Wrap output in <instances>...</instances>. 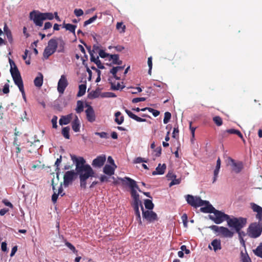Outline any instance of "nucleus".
<instances>
[{"label": "nucleus", "instance_id": "nucleus-39", "mask_svg": "<svg viewBox=\"0 0 262 262\" xmlns=\"http://www.w3.org/2000/svg\"><path fill=\"white\" fill-rule=\"evenodd\" d=\"M124 86H121L120 83L118 82L117 84L115 83H111V89L113 90H118L119 89H123Z\"/></svg>", "mask_w": 262, "mask_h": 262}, {"label": "nucleus", "instance_id": "nucleus-12", "mask_svg": "<svg viewBox=\"0 0 262 262\" xmlns=\"http://www.w3.org/2000/svg\"><path fill=\"white\" fill-rule=\"evenodd\" d=\"M142 216L149 223H152L159 220L157 214L152 210L143 211Z\"/></svg>", "mask_w": 262, "mask_h": 262}, {"label": "nucleus", "instance_id": "nucleus-13", "mask_svg": "<svg viewBox=\"0 0 262 262\" xmlns=\"http://www.w3.org/2000/svg\"><path fill=\"white\" fill-rule=\"evenodd\" d=\"M86 106L88 107L87 109L85 110L86 119L89 122H93L96 120V116L94 109L90 105L86 104Z\"/></svg>", "mask_w": 262, "mask_h": 262}, {"label": "nucleus", "instance_id": "nucleus-20", "mask_svg": "<svg viewBox=\"0 0 262 262\" xmlns=\"http://www.w3.org/2000/svg\"><path fill=\"white\" fill-rule=\"evenodd\" d=\"M166 165L165 164H163L162 165L159 164L158 167L156 168V170L154 171L152 174L155 176L156 174H163L164 173Z\"/></svg>", "mask_w": 262, "mask_h": 262}, {"label": "nucleus", "instance_id": "nucleus-6", "mask_svg": "<svg viewBox=\"0 0 262 262\" xmlns=\"http://www.w3.org/2000/svg\"><path fill=\"white\" fill-rule=\"evenodd\" d=\"M262 232V224L254 222L251 223L247 229L248 235L251 238H257L261 235Z\"/></svg>", "mask_w": 262, "mask_h": 262}, {"label": "nucleus", "instance_id": "nucleus-24", "mask_svg": "<svg viewBox=\"0 0 262 262\" xmlns=\"http://www.w3.org/2000/svg\"><path fill=\"white\" fill-rule=\"evenodd\" d=\"M34 85L38 88H40L43 83V75L41 73H39L34 80Z\"/></svg>", "mask_w": 262, "mask_h": 262}, {"label": "nucleus", "instance_id": "nucleus-8", "mask_svg": "<svg viewBox=\"0 0 262 262\" xmlns=\"http://www.w3.org/2000/svg\"><path fill=\"white\" fill-rule=\"evenodd\" d=\"M210 228L217 233L218 235L224 237L231 238L233 237L234 234L233 232L230 230L228 228L223 226L219 227L216 225H212L210 227Z\"/></svg>", "mask_w": 262, "mask_h": 262}, {"label": "nucleus", "instance_id": "nucleus-9", "mask_svg": "<svg viewBox=\"0 0 262 262\" xmlns=\"http://www.w3.org/2000/svg\"><path fill=\"white\" fill-rule=\"evenodd\" d=\"M29 17L30 20H32L36 26L41 27L43 25V19L41 15V12L33 11L30 13Z\"/></svg>", "mask_w": 262, "mask_h": 262}, {"label": "nucleus", "instance_id": "nucleus-25", "mask_svg": "<svg viewBox=\"0 0 262 262\" xmlns=\"http://www.w3.org/2000/svg\"><path fill=\"white\" fill-rule=\"evenodd\" d=\"M103 171L105 174L111 176L114 174V171H115V168H113L111 165L106 164L103 167Z\"/></svg>", "mask_w": 262, "mask_h": 262}, {"label": "nucleus", "instance_id": "nucleus-7", "mask_svg": "<svg viewBox=\"0 0 262 262\" xmlns=\"http://www.w3.org/2000/svg\"><path fill=\"white\" fill-rule=\"evenodd\" d=\"M186 199L188 204L195 208L203 206H207L210 204L209 202L207 201L202 200L199 196H193L190 194L187 195Z\"/></svg>", "mask_w": 262, "mask_h": 262}, {"label": "nucleus", "instance_id": "nucleus-21", "mask_svg": "<svg viewBox=\"0 0 262 262\" xmlns=\"http://www.w3.org/2000/svg\"><path fill=\"white\" fill-rule=\"evenodd\" d=\"M125 112L128 115V116L133 119L137 121V122H145L146 119L141 118L137 115L133 114L131 111L127 109L125 110Z\"/></svg>", "mask_w": 262, "mask_h": 262}, {"label": "nucleus", "instance_id": "nucleus-53", "mask_svg": "<svg viewBox=\"0 0 262 262\" xmlns=\"http://www.w3.org/2000/svg\"><path fill=\"white\" fill-rule=\"evenodd\" d=\"M5 34L7 36L8 41L11 43L13 42V37L11 31H7Z\"/></svg>", "mask_w": 262, "mask_h": 262}, {"label": "nucleus", "instance_id": "nucleus-57", "mask_svg": "<svg viewBox=\"0 0 262 262\" xmlns=\"http://www.w3.org/2000/svg\"><path fill=\"white\" fill-rule=\"evenodd\" d=\"M142 162L147 163V160H145L144 158L141 157H138L134 161V163H140Z\"/></svg>", "mask_w": 262, "mask_h": 262}, {"label": "nucleus", "instance_id": "nucleus-61", "mask_svg": "<svg viewBox=\"0 0 262 262\" xmlns=\"http://www.w3.org/2000/svg\"><path fill=\"white\" fill-rule=\"evenodd\" d=\"M2 202L3 203H4L6 206H8L9 207H10L11 208H13V205H12V204L9 202L6 199H4L3 201H2Z\"/></svg>", "mask_w": 262, "mask_h": 262}, {"label": "nucleus", "instance_id": "nucleus-46", "mask_svg": "<svg viewBox=\"0 0 262 262\" xmlns=\"http://www.w3.org/2000/svg\"><path fill=\"white\" fill-rule=\"evenodd\" d=\"M95 135L99 136L101 138L107 139L108 138V135L106 132H95Z\"/></svg>", "mask_w": 262, "mask_h": 262}, {"label": "nucleus", "instance_id": "nucleus-11", "mask_svg": "<svg viewBox=\"0 0 262 262\" xmlns=\"http://www.w3.org/2000/svg\"><path fill=\"white\" fill-rule=\"evenodd\" d=\"M132 206L134 208L135 214L136 217V220L138 222L140 225H142L141 217L140 215V212L139 211V206L141 207L142 213L143 212V211L145 210H144V208L142 204L141 201L133 202Z\"/></svg>", "mask_w": 262, "mask_h": 262}, {"label": "nucleus", "instance_id": "nucleus-16", "mask_svg": "<svg viewBox=\"0 0 262 262\" xmlns=\"http://www.w3.org/2000/svg\"><path fill=\"white\" fill-rule=\"evenodd\" d=\"M229 134H236L240 138L243 139L244 141L245 140L244 139V137L241 132L238 130L235 129L233 128L229 129L226 130H224L222 133V136L227 137Z\"/></svg>", "mask_w": 262, "mask_h": 262}, {"label": "nucleus", "instance_id": "nucleus-10", "mask_svg": "<svg viewBox=\"0 0 262 262\" xmlns=\"http://www.w3.org/2000/svg\"><path fill=\"white\" fill-rule=\"evenodd\" d=\"M69 84L67 77L62 75L59 79L57 84V91L59 94H63Z\"/></svg>", "mask_w": 262, "mask_h": 262}, {"label": "nucleus", "instance_id": "nucleus-51", "mask_svg": "<svg viewBox=\"0 0 262 262\" xmlns=\"http://www.w3.org/2000/svg\"><path fill=\"white\" fill-rule=\"evenodd\" d=\"M74 13L76 16L79 17L83 14V11L81 9H75L74 11Z\"/></svg>", "mask_w": 262, "mask_h": 262}, {"label": "nucleus", "instance_id": "nucleus-37", "mask_svg": "<svg viewBox=\"0 0 262 262\" xmlns=\"http://www.w3.org/2000/svg\"><path fill=\"white\" fill-rule=\"evenodd\" d=\"M70 129V127L68 126L64 127L62 129V132H61L62 135L67 139H70V134H69Z\"/></svg>", "mask_w": 262, "mask_h": 262}, {"label": "nucleus", "instance_id": "nucleus-35", "mask_svg": "<svg viewBox=\"0 0 262 262\" xmlns=\"http://www.w3.org/2000/svg\"><path fill=\"white\" fill-rule=\"evenodd\" d=\"M55 52H54L53 50L50 49L48 47H46L44 50L43 52V57L47 59L50 56L52 55L53 53H54Z\"/></svg>", "mask_w": 262, "mask_h": 262}, {"label": "nucleus", "instance_id": "nucleus-15", "mask_svg": "<svg viewBox=\"0 0 262 262\" xmlns=\"http://www.w3.org/2000/svg\"><path fill=\"white\" fill-rule=\"evenodd\" d=\"M232 166V170L235 173H239L243 168V164L242 162H235V161L230 158V159Z\"/></svg>", "mask_w": 262, "mask_h": 262}, {"label": "nucleus", "instance_id": "nucleus-42", "mask_svg": "<svg viewBox=\"0 0 262 262\" xmlns=\"http://www.w3.org/2000/svg\"><path fill=\"white\" fill-rule=\"evenodd\" d=\"M97 18V15H95L92 17H91L90 19H89L88 20L85 21L83 24V26L85 27L87 25L93 23L95 20H96Z\"/></svg>", "mask_w": 262, "mask_h": 262}, {"label": "nucleus", "instance_id": "nucleus-41", "mask_svg": "<svg viewBox=\"0 0 262 262\" xmlns=\"http://www.w3.org/2000/svg\"><path fill=\"white\" fill-rule=\"evenodd\" d=\"M116 28L120 33H123L125 31V26L123 25L122 23H117Z\"/></svg>", "mask_w": 262, "mask_h": 262}, {"label": "nucleus", "instance_id": "nucleus-1", "mask_svg": "<svg viewBox=\"0 0 262 262\" xmlns=\"http://www.w3.org/2000/svg\"><path fill=\"white\" fill-rule=\"evenodd\" d=\"M71 160L75 163L76 170L67 171L63 176V185L68 187L73 181L75 176H79L80 186L86 188V180L90 177H94L95 172L89 164H85V160L83 157H77L75 155H71Z\"/></svg>", "mask_w": 262, "mask_h": 262}, {"label": "nucleus", "instance_id": "nucleus-29", "mask_svg": "<svg viewBox=\"0 0 262 262\" xmlns=\"http://www.w3.org/2000/svg\"><path fill=\"white\" fill-rule=\"evenodd\" d=\"M86 85L85 84H81L79 85V91L77 94V97H81L86 92Z\"/></svg>", "mask_w": 262, "mask_h": 262}, {"label": "nucleus", "instance_id": "nucleus-23", "mask_svg": "<svg viewBox=\"0 0 262 262\" xmlns=\"http://www.w3.org/2000/svg\"><path fill=\"white\" fill-rule=\"evenodd\" d=\"M72 128L75 132H78L80 130V122L77 116H75L74 120L72 122Z\"/></svg>", "mask_w": 262, "mask_h": 262}, {"label": "nucleus", "instance_id": "nucleus-44", "mask_svg": "<svg viewBox=\"0 0 262 262\" xmlns=\"http://www.w3.org/2000/svg\"><path fill=\"white\" fill-rule=\"evenodd\" d=\"M62 161V156H60L59 158H57L55 163V166L56 167L55 170L57 171V174L58 175V172L60 170L59 166Z\"/></svg>", "mask_w": 262, "mask_h": 262}, {"label": "nucleus", "instance_id": "nucleus-45", "mask_svg": "<svg viewBox=\"0 0 262 262\" xmlns=\"http://www.w3.org/2000/svg\"><path fill=\"white\" fill-rule=\"evenodd\" d=\"M236 232L238 234V236H239V239L240 242L241 243L244 244L245 241H244V240L243 239V237L246 236V233L244 231H241V230H239V231H236Z\"/></svg>", "mask_w": 262, "mask_h": 262}, {"label": "nucleus", "instance_id": "nucleus-3", "mask_svg": "<svg viewBox=\"0 0 262 262\" xmlns=\"http://www.w3.org/2000/svg\"><path fill=\"white\" fill-rule=\"evenodd\" d=\"M9 61L10 64V72L13 78L15 84L18 86L21 92L25 101H26V97L25 93L23 81L20 72L16 66L15 62L9 58Z\"/></svg>", "mask_w": 262, "mask_h": 262}, {"label": "nucleus", "instance_id": "nucleus-19", "mask_svg": "<svg viewBox=\"0 0 262 262\" xmlns=\"http://www.w3.org/2000/svg\"><path fill=\"white\" fill-rule=\"evenodd\" d=\"M73 114H70L67 116H62L59 121L60 125H67L69 124L72 119Z\"/></svg>", "mask_w": 262, "mask_h": 262}, {"label": "nucleus", "instance_id": "nucleus-60", "mask_svg": "<svg viewBox=\"0 0 262 262\" xmlns=\"http://www.w3.org/2000/svg\"><path fill=\"white\" fill-rule=\"evenodd\" d=\"M95 63L97 65L98 69H104L105 68L104 66L101 63V62L99 59L96 60Z\"/></svg>", "mask_w": 262, "mask_h": 262}, {"label": "nucleus", "instance_id": "nucleus-32", "mask_svg": "<svg viewBox=\"0 0 262 262\" xmlns=\"http://www.w3.org/2000/svg\"><path fill=\"white\" fill-rule=\"evenodd\" d=\"M84 106L83 102L82 101L78 100L77 102V107L75 111L77 113H81L83 111Z\"/></svg>", "mask_w": 262, "mask_h": 262}, {"label": "nucleus", "instance_id": "nucleus-55", "mask_svg": "<svg viewBox=\"0 0 262 262\" xmlns=\"http://www.w3.org/2000/svg\"><path fill=\"white\" fill-rule=\"evenodd\" d=\"M166 177L168 180H172V179L176 178V175L172 172L169 171L167 173Z\"/></svg>", "mask_w": 262, "mask_h": 262}, {"label": "nucleus", "instance_id": "nucleus-18", "mask_svg": "<svg viewBox=\"0 0 262 262\" xmlns=\"http://www.w3.org/2000/svg\"><path fill=\"white\" fill-rule=\"evenodd\" d=\"M101 89L100 88H97L95 90L89 92V89L88 90V97L90 99H93L96 98H98L99 96H101Z\"/></svg>", "mask_w": 262, "mask_h": 262}, {"label": "nucleus", "instance_id": "nucleus-64", "mask_svg": "<svg viewBox=\"0 0 262 262\" xmlns=\"http://www.w3.org/2000/svg\"><path fill=\"white\" fill-rule=\"evenodd\" d=\"M52 23H51L50 22H46L45 24L43 30H46L50 29L52 27Z\"/></svg>", "mask_w": 262, "mask_h": 262}, {"label": "nucleus", "instance_id": "nucleus-52", "mask_svg": "<svg viewBox=\"0 0 262 262\" xmlns=\"http://www.w3.org/2000/svg\"><path fill=\"white\" fill-rule=\"evenodd\" d=\"M57 119H58V118L56 116H54L51 120V122L52 123V126L54 128H56L57 127Z\"/></svg>", "mask_w": 262, "mask_h": 262}, {"label": "nucleus", "instance_id": "nucleus-63", "mask_svg": "<svg viewBox=\"0 0 262 262\" xmlns=\"http://www.w3.org/2000/svg\"><path fill=\"white\" fill-rule=\"evenodd\" d=\"M161 151H162V148L161 146H159L157 147L155 150V151L156 152L155 156L156 157H159L160 156L161 154Z\"/></svg>", "mask_w": 262, "mask_h": 262}, {"label": "nucleus", "instance_id": "nucleus-4", "mask_svg": "<svg viewBox=\"0 0 262 262\" xmlns=\"http://www.w3.org/2000/svg\"><path fill=\"white\" fill-rule=\"evenodd\" d=\"M118 179L122 182L123 185H127L130 188V194L133 199V202L141 201L139 195L137 192V190L139 192L142 191L137 184L136 182L134 180L127 177H125L123 178H120Z\"/></svg>", "mask_w": 262, "mask_h": 262}, {"label": "nucleus", "instance_id": "nucleus-49", "mask_svg": "<svg viewBox=\"0 0 262 262\" xmlns=\"http://www.w3.org/2000/svg\"><path fill=\"white\" fill-rule=\"evenodd\" d=\"M147 64H148V67H149V70H148V73L149 75H151L152 66V57H149L148 58Z\"/></svg>", "mask_w": 262, "mask_h": 262}, {"label": "nucleus", "instance_id": "nucleus-59", "mask_svg": "<svg viewBox=\"0 0 262 262\" xmlns=\"http://www.w3.org/2000/svg\"><path fill=\"white\" fill-rule=\"evenodd\" d=\"M146 98L144 97L135 98L132 100V102L136 103L141 101H144Z\"/></svg>", "mask_w": 262, "mask_h": 262}, {"label": "nucleus", "instance_id": "nucleus-27", "mask_svg": "<svg viewBox=\"0 0 262 262\" xmlns=\"http://www.w3.org/2000/svg\"><path fill=\"white\" fill-rule=\"evenodd\" d=\"M112 60V63L114 64L121 65L122 61L119 60V55L118 54H113L110 55L109 60Z\"/></svg>", "mask_w": 262, "mask_h": 262}, {"label": "nucleus", "instance_id": "nucleus-2", "mask_svg": "<svg viewBox=\"0 0 262 262\" xmlns=\"http://www.w3.org/2000/svg\"><path fill=\"white\" fill-rule=\"evenodd\" d=\"M200 210L204 213H213L212 215H209V217L211 220L216 224H220L225 221L227 222L229 216L224 212L216 210L211 204L201 207Z\"/></svg>", "mask_w": 262, "mask_h": 262}, {"label": "nucleus", "instance_id": "nucleus-36", "mask_svg": "<svg viewBox=\"0 0 262 262\" xmlns=\"http://www.w3.org/2000/svg\"><path fill=\"white\" fill-rule=\"evenodd\" d=\"M43 20H52L54 16V14L51 12L41 13Z\"/></svg>", "mask_w": 262, "mask_h": 262}, {"label": "nucleus", "instance_id": "nucleus-43", "mask_svg": "<svg viewBox=\"0 0 262 262\" xmlns=\"http://www.w3.org/2000/svg\"><path fill=\"white\" fill-rule=\"evenodd\" d=\"M171 117V115L170 113L167 112L164 114V118L163 119V123L164 124H167L170 120Z\"/></svg>", "mask_w": 262, "mask_h": 262}, {"label": "nucleus", "instance_id": "nucleus-14", "mask_svg": "<svg viewBox=\"0 0 262 262\" xmlns=\"http://www.w3.org/2000/svg\"><path fill=\"white\" fill-rule=\"evenodd\" d=\"M105 161L106 156L104 155H101L93 160L92 165L94 167L100 168L104 165Z\"/></svg>", "mask_w": 262, "mask_h": 262}, {"label": "nucleus", "instance_id": "nucleus-40", "mask_svg": "<svg viewBox=\"0 0 262 262\" xmlns=\"http://www.w3.org/2000/svg\"><path fill=\"white\" fill-rule=\"evenodd\" d=\"M213 121L217 126H221L223 124V120L220 116H215L213 118Z\"/></svg>", "mask_w": 262, "mask_h": 262}, {"label": "nucleus", "instance_id": "nucleus-28", "mask_svg": "<svg viewBox=\"0 0 262 262\" xmlns=\"http://www.w3.org/2000/svg\"><path fill=\"white\" fill-rule=\"evenodd\" d=\"M76 26L71 24H65L63 23V27L70 32L73 33L75 35V29Z\"/></svg>", "mask_w": 262, "mask_h": 262}, {"label": "nucleus", "instance_id": "nucleus-47", "mask_svg": "<svg viewBox=\"0 0 262 262\" xmlns=\"http://www.w3.org/2000/svg\"><path fill=\"white\" fill-rule=\"evenodd\" d=\"M98 54H99V56L102 58H104L107 57H110V55H111L110 54L105 52V51L103 50H99Z\"/></svg>", "mask_w": 262, "mask_h": 262}, {"label": "nucleus", "instance_id": "nucleus-17", "mask_svg": "<svg viewBox=\"0 0 262 262\" xmlns=\"http://www.w3.org/2000/svg\"><path fill=\"white\" fill-rule=\"evenodd\" d=\"M251 208L254 212H257L256 217L259 221H262V207L255 203H251Z\"/></svg>", "mask_w": 262, "mask_h": 262}, {"label": "nucleus", "instance_id": "nucleus-34", "mask_svg": "<svg viewBox=\"0 0 262 262\" xmlns=\"http://www.w3.org/2000/svg\"><path fill=\"white\" fill-rule=\"evenodd\" d=\"M144 205L145 208L148 210H152L154 207V204L150 200L146 199L144 200Z\"/></svg>", "mask_w": 262, "mask_h": 262}, {"label": "nucleus", "instance_id": "nucleus-54", "mask_svg": "<svg viewBox=\"0 0 262 262\" xmlns=\"http://www.w3.org/2000/svg\"><path fill=\"white\" fill-rule=\"evenodd\" d=\"M182 220L183 221L184 226L186 227L187 226V215L186 214H183L181 217Z\"/></svg>", "mask_w": 262, "mask_h": 262}, {"label": "nucleus", "instance_id": "nucleus-22", "mask_svg": "<svg viewBox=\"0 0 262 262\" xmlns=\"http://www.w3.org/2000/svg\"><path fill=\"white\" fill-rule=\"evenodd\" d=\"M58 41L57 39L52 38L48 41L47 47L53 50L54 52L56 51Z\"/></svg>", "mask_w": 262, "mask_h": 262}, {"label": "nucleus", "instance_id": "nucleus-56", "mask_svg": "<svg viewBox=\"0 0 262 262\" xmlns=\"http://www.w3.org/2000/svg\"><path fill=\"white\" fill-rule=\"evenodd\" d=\"M148 111L151 113L154 117H157L160 114V112L152 108H149Z\"/></svg>", "mask_w": 262, "mask_h": 262}, {"label": "nucleus", "instance_id": "nucleus-48", "mask_svg": "<svg viewBox=\"0 0 262 262\" xmlns=\"http://www.w3.org/2000/svg\"><path fill=\"white\" fill-rule=\"evenodd\" d=\"M181 179L180 178V179H176V178L173 179H172V180H171V182L169 183V187H171L173 185H178V184H179L180 183H181Z\"/></svg>", "mask_w": 262, "mask_h": 262}, {"label": "nucleus", "instance_id": "nucleus-58", "mask_svg": "<svg viewBox=\"0 0 262 262\" xmlns=\"http://www.w3.org/2000/svg\"><path fill=\"white\" fill-rule=\"evenodd\" d=\"M242 253V262H251V259L250 258L249 256L247 255H244L243 253Z\"/></svg>", "mask_w": 262, "mask_h": 262}, {"label": "nucleus", "instance_id": "nucleus-26", "mask_svg": "<svg viewBox=\"0 0 262 262\" xmlns=\"http://www.w3.org/2000/svg\"><path fill=\"white\" fill-rule=\"evenodd\" d=\"M211 246L213 248V250L215 252L219 250H221L222 248L221 247V242L220 239H214L211 243Z\"/></svg>", "mask_w": 262, "mask_h": 262}, {"label": "nucleus", "instance_id": "nucleus-33", "mask_svg": "<svg viewBox=\"0 0 262 262\" xmlns=\"http://www.w3.org/2000/svg\"><path fill=\"white\" fill-rule=\"evenodd\" d=\"M253 252L257 256L262 258V243H260L259 245L253 250Z\"/></svg>", "mask_w": 262, "mask_h": 262}, {"label": "nucleus", "instance_id": "nucleus-50", "mask_svg": "<svg viewBox=\"0 0 262 262\" xmlns=\"http://www.w3.org/2000/svg\"><path fill=\"white\" fill-rule=\"evenodd\" d=\"M116 95L113 93L110 92H105L103 93L101 95V97L102 98H105V97H114Z\"/></svg>", "mask_w": 262, "mask_h": 262}, {"label": "nucleus", "instance_id": "nucleus-5", "mask_svg": "<svg viewBox=\"0 0 262 262\" xmlns=\"http://www.w3.org/2000/svg\"><path fill=\"white\" fill-rule=\"evenodd\" d=\"M227 224L230 227L234 228L236 231H239L246 226L247 219L242 217L230 218L229 216Z\"/></svg>", "mask_w": 262, "mask_h": 262}, {"label": "nucleus", "instance_id": "nucleus-31", "mask_svg": "<svg viewBox=\"0 0 262 262\" xmlns=\"http://www.w3.org/2000/svg\"><path fill=\"white\" fill-rule=\"evenodd\" d=\"M121 114L120 112H117L115 113V122L119 125L121 124L124 121V117L121 116Z\"/></svg>", "mask_w": 262, "mask_h": 262}, {"label": "nucleus", "instance_id": "nucleus-38", "mask_svg": "<svg viewBox=\"0 0 262 262\" xmlns=\"http://www.w3.org/2000/svg\"><path fill=\"white\" fill-rule=\"evenodd\" d=\"M86 47L87 49L89 50V54L90 55V60L92 62L94 63L99 59V57L97 56L96 57L94 56V53L91 51V47Z\"/></svg>", "mask_w": 262, "mask_h": 262}, {"label": "nucleus", "instance_id": "nucleus-62", "mask_svg": "<svg viewBox=\"0 0 262 262\" xmlns=\"http://www.w3.org/2000/svg\"><path fill=\"white\" fill-rule=\"evenodd\" d=\"M9 85L8 84H5L3 89V92L4 94H8L9 93Z\"/></svg>", "mask_w": 262, "mask_h": 262}, {"label": "nucleus", "instance_id": "nucleus-30", "mask_svg": "<svg viewBox=\"0 0 262 262\" xmlns=\"http://www.w3.org/2000/svg\"><path fill=\"white\" fill-rule=\"evenodd\" d=\"M57 40L58 41V52H64V45L65 42L62 39V38L59 37L57 39Z\"/></svg>", "mask_w": 262, "mask_h": 262}]
</instances>
